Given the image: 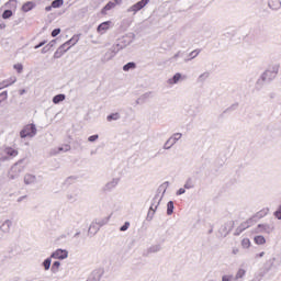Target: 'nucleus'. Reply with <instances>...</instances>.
<instances>
[{
    "label": "nucleus",
    "mask_w": 281,
    "mask_h": 281,
    "mask_svg": "<svg viewBox=\"0 0 281 281\" xmlns=\"http://www.w3.org/2000/svg\"><path fill=\"white\" fill-rule=\"evenodd\" d=\"M0 95H2L5 99H8V91L2 92Z\"/></svg>",
    "instance_id": "f704fd0d"
},
{
    "label": "nucleus",
    "mask_w": 281,
    "mask_h": 281,
    "mask_svg": "<svg viewBox=\"0 0 281 281\" xmlns=\"http://www.w3.org/2000/svg\"><path fill=\"white\" fill-rule=\"evenodd\" d=\"M245 273H246V271L244 269H239L236 274V279L238 280L239 278H244Z\"/></svg>",
    "instance_id": "a878e982"
},
{
    "label": "nucleus",
    "mask_w": 281,
    "mask_h": 281,
    "mask_svg": "<svg viewBox=\"0 0 281 281\" xmlns=\"http://www.w3.org/2000/svg\"><path fill=\"white\" fill-rule=\"evenodd\" d=\"M128 227H131V223L125 222V224L121 227V232H126V229H128Z\"/></svg>",
    "instance_id": "c85d7f7f"
},
{
    "label": "nucleus",
    "mask_w": 281,
    "mask_h": 281,
    "mask_svg": "<svg viewBox=\"0 0 281 281\" xmlns=\"http://www.w3.org/2000/svg\"><path fill=\"white\" fill-rule=\"evenodd\" d=\"M191 54H195V56H198V55H199V53H196V52H192Z\"/></svg>",
    "instance_id": "ea45409f"
},
{
    "label": "nucleus",
    "mask_w": 281,
    "mask_h": 281,
    "mask_svg": "<svg viewBox=\"0 0 281 281\" xmlns=\"http://www.w3.org/2000/svg\"><path fill=\"white\" fill-rule=\"evenodd\" d=\"M274 216L276 218H279V221L281 220V206L279 207L278 211L274 212Z\"/></svg>",
    "instance_id": "c756f323"
},
{
    "label": "nucleus",
    "mask_w": 281,
    "mask_h": 281,
    "mask_svg": "<svg viewBox=\"0 0 281 281\" xmlns=\"http://www.w3.org/2000/svg\"><path fill=\"white\" fill-rule=\"evenodd\" d=\"M137 65L135 63L131 61L127 63L125 66H123V71H131V69H135Z\"/></svg>",
    "instance_id": "f8f14e48"
},
{
    "label": "nucleus",
    "mask_w": 281,
    "mask_h": 281,
    "mask_svg": "<svg viewBox=\"0 0 281 281\" xmlns=\"http://www.w3.org/2000/svg\"><path fill=\"white\" fill-rule=\"evenodd\" d=\"M238 252V250H234V254H237Z\"/></svg>",
    "instance_id": "79ce46f5"
},
{
    "label": "nucleus",
    "mask_w": 281,
    "mask_h": 281,
    "mask_svg": "<svg viewBox=\"0 0 281 281\" xmlns=\"http://www.w3.org/2000/svg\"><path fill=\"white\" fill-rule=\"evenodd\" d=\"M267 214H269V209H262L261 211L257 212L251 218H249L243 224L244 229L251 227L254 223V218H265Z\"/></svg>",
    "instance_id": "f03ea898"
},
{
    "label": "nucleus",
    "mask_w": 281,
    "mask_h": 281,
    "mask_svg": "<svg viewBox=\"0 0 281 281\" xmlns=\"http://www.w3.org/2000/svg\"><path fill=\"white\" fill-rule=\"evenodd\" d=\"M36 135V126L33 124L26 125L21 132H20V137L25 138V137H34Z\"/></svg>",
    "instance_id": "7ed1b4c3"
},
{
    "label": "nucleus",
    "mask_w": 281,
    "mask_h": 281,
    "mask_svg": "<svg viewBox=\"0 0 281 281\" xmlns=\"http://www.w3.org/2000/svg\"><path fill=\"white\" fill-rule=\"evenodd\" d=\"M12 85V82L4 80L0 82V91L1 89H7V87H10Z\"/></svg>",
    "instance_id": "4be33fe9"
},
{
    "label": "nucleus",
    "mask_w": 281,
    "mask_h": 281,
    "mask_svg": "<svg viewBox=\"0 0 281 281\" xmlns=\"http://www.w3.org/2000/svg\"><path fill=\"white\" fill-rule=\"evenodd\" d=\"M222 281H232V277L231 276H224L222 278Z\"/></svg>",
    "instance_id": "473e14b6"
},
{
    "label": "nucleus",
    "mask_w": 281,
    "mask_h": 281,
    "mask_svg": "<svg viewBox=\"0 0 281 281\" xmlns=\"http://www.w3.org/2000/svg\"><path fill=\"white\" fill-rule=\"evenodd\" d=\"M173 210H175V203L172 201H169L167 203V214L170 216V214H172Z\"/></svg>",
    "instance_id": "dca6fc26"
},
{
    "label": "nucleus",
    "mask_w": 281,
    "mask_h": 281,
    "mask_svg": "<svg viewBox=\"0 0 281 281\" xmlns=\"http://www.w3.org/2000/svg\"><path fill=\"white\" fill-rule=\"evenodd\" d=\"M60 269V261H55L52 266L53 273H56Z\"/></svg>",
    "instance_id": "6ab92c4d"
},
{
    "label": "nucleus",
    "mask_w": 281,
    "mask_h": 281,
    "mask_svg": "<svg viewBox=\"0 0 281 281\" xmlns=\"http://www.w3.org/2000/svg\"><path fill=\"white\" fill-rule=\"evenodd\" d=\"M13 68L18 74H23V64H15Z\"/></svg>",
    "instance_id": "412c9836"
},
{
    "label": "nucleus",
    "mask_w": 281,
    "mask_h": 281,
    "mask_svg": "<svg viewBox=\"0 0 281 281\" xmlns=\"http://www.w3.org/2000/svg\"><path fill=\"white\" fill-rule=\"evenodd\" d=\"M65 100V94H57L53 98L54 104H58Z\"/></svg>",
    "instance_id": "4468645a"
},
{
    "label": "nucleus",
    "mask_w": 281,
    "mask_h": 281,
    "mask_svg": "<svg viewBox=\"0 0 281 281\" xmlns=\"http://www.w3.org/2000/svg\"><path fill=\"white\" fill-rule=\"evenodd\" d=\"M184 188H187V189H190L191 187H190V184H184Z\"/></svg>",
    "instance_id": "58836bf2"
},
{
    "label": "nucleus",
    "mask_w": 281,
    "mask_h": 281,
    "mask_svg": "<svg viewBox=\"0 0 281 281\" xmlns=\"http://www.w3.org/2000/svg\"><path fill=\"white\" fill-rule=\"evenodd\" d=\"M269 7L272 8V10H278V8H280V0H270Z\"/></svg>",
    "instance_id": "9b49d317"
},
{
    "label": "nucleus",
    "mask_w": 281,
    "mask_h": 281,
    "mask_svg": "<svg viewBox=\"0 0 281 281\" xmlns=\"http://www.w3.org/2000/svg\"><path fill=\"white\" fill-rule=\"evenodd\" d=\"M36 181V178L32 175H26L24 177V182L29 186L30 183H34Z\"/></svg>",
    "instance_id": "2eb2a0df"
},
{
    "label": "nucleus",
    "mask_w": 281,
    "mask_h": 281,
    "mask_svg": "<svg viewBox=\"0 0 281 281\" xmlns=\"http://www.w3.org/2000/svg\"><path fill=\"white\" fill-rule=\"evenodd\" d=\"M4 225H8V227H10V225H12V222L7 221V222L4 223Z\"/></svg>",
    "instance_id": "4c0bfd02"
},
{
    "label": "nucleus",
    "mask_w": 281,
    "mask_h": 281,
    "mask_svg": "<svg viewBox=\"0 0 281 281\" xmlns=\"http://www.w3.org/2000/svg\"><path fill=\"white\" fill-rule=\"evenodd\" d=\"M111 25H113V22L111 21H105L97 27L98 34H105L108 30L111 29Z\"/></svg>",
    "instance_id": "39448f33"
},
{
    "label": "nucleus",
    "mask_w": 281,
    "mask_h": 281,
    "mask_svg": "<svg viewBox=\"0 0 281 281\" xmlns=\"http://www.w3.org/2000/svg\"><path fill=\"white\" fill-rule=\"evenodd\" d=\"M258 227H265L262 224H259Z\"/></svg>",
    "instance_id": "a19ab883"
},
{
    "label": "nucleus",
    "mask_w": 281,
    "mask_h": 281,
    "mask_svg": "<svg viewBox=\"0 0 281 281\" xmlns=\"http://www.w3.org/2000/svg\"><path fill=\"white\" fill-rule=\"evenodd\" d=\"M241 247H244V249H249V247H251V240H249V238H244L241 240Z\"/></svg>",
    "instance_id": "f3484780"
},
{
    "label": "nucleus",
    "mask_w": 281,
    "mask_h": 281,
    "mask_svg": "<svg viewBox=\"0 0 281 281\" xmlns=\"http://www.w3.org/2000/svg\"><path fill=\"white\" fill-rule=\"evenodd\" d=\"M148 3H150V0H140L137 3H135L134 5H132L127 12H134V14H136V12H139V10H143V8H146V5H148Z\"/></svg>",
    "instance_id": "20e7f679"
},
{
    "label": "nucleus",
    "mask_w": 281,
    "mask_h": 281,
    "mask_svg": "<svg viewBox=\"0 0 281 281\" xmlns=\"http://www.w3.org/2000/svg\"><path fill=\"white\" fill-rule=\"evenodd\" d=\"M5 7H7V8H16V0H9V1L5 3Z\"/></svg>",
    "instance_id": "5701e85b"
},
{
    "label": "nucleus",
    "mask_w": 281,
    "mask_h": 281,
    "mask_svg": "<svg viewBox=\"0 0 281 281\" xmlns=\"http://www.w3.org/2000/svg\"><path fill=\"white\" fill-rule=\"evenodd\" d=\"M69 256V252L67 250L57 249L55 252H53L52 258L55 260H65Z\"/></svg>",
    "instance_id": "423d86ee"
},
{
    "label": "nucleus",
    "mask_w": 281,
    "mask_h": 281,
    "mask_svg": "<svg viewBox=\"0 0 281 281\" xmlns=\"http://www.w3.org/2000/svg\"><path fill=\"white\" fill-rule=\"evenodd\" d=\"M181 80V74H176L172 79H169V85H177Z\"/></svg>",
    "instance_id": "ddd939ff"
},
{
    "label": "nucleus",
    "mask_w": 281,
    "mask_h": 281,
    "mask_svg": "<svg viewBox=\"0 0 281 281\" xmlns=\"http://www.w3.org/2000/svg\"><path fill=\"white\" fill-rule=\"evenodd\" d=\"M95 139H98V135H92L88 138L90 142H95Z\"/></svg>",
    "instance_id": "2f4dec72"
},
{
    "label": "nucleus",
    "mask_w": 281,
    "mask_h": 281,
    "mask_svg": "<svg viewBox=\"0 0 281 281\" xmlns=\"http://www.w3.org/2000/svg\"><path fill=\"white\" fill-rule=\"evenodd\" d=\"M115 2H108L101 10V14L106 15V13L109 12V10H113V8H115Z\"/></svg>",
    "instance_id": "6e6552de"
},
{
    "label": "nucleus",
    "mask_w": 281,
    "mask_h": 281,
    "mask_svg": "<svg viewBox=\"0 0 281 281\" xmlns=\"http://www.w3.org/2000/svg\"><path fill=\"white\" fill-rule=\"evenodd\" d=\"M262 256H265V251H262L259 255H257L256 258H262Z\"/></svg>",
    "instance_id": "c9c22d12"
},
{
    "label": "nucleus",
    "mask_w": 281,
    "mask_h": 281,
    "mask_svg": "<svg viewBox=\"0 0 281 281\" xmlns=\"http://www.w3.org/2000/svg\"><path fill=\"white\" fill-rule=\"evenodd\" d=\"M34 8H36V3L27 1L22 5V12H30L31 10H34Z\"/></svg>",
    "instance_id": "0eeeda50"
},
{
    "label": "nucleus",
    "mask_w": 281,
    "mask_h": 281,
    "mask_svg": "<svg viewBox=\"0 0 281 281\" xmlns=\"http://www.w3.org/2000/svg\"><path fill=\"white\" fill-rule=\"evenodd\" d=\"M64 1L63 0H55L52 2V8H60L63 7Z\"/></svg>",
    "instance_id": "aec40b11"
},
{
    "label": "nucleus",
    "mask_w": 281,
    "mask_h": 281,
    "mask_svg": "<svg viewBox=\"0 0 281 281\" xmlns=\"http://www.w3.org/2000/svg\"><path fill=\"white\" fill-rule=\"evenodd\" d=\"M12 16V11L11 10H5L2 13V19H10Z\"/></svg>",
    "instance_id": "b1692460"
},
{
    "label": "nucleus",
    "mask_w": 281,
    "mask_h": 281,
    "mask_svg": "<svg viewBox=\"0 0 281 281\" xmlns=\"http://www.w3.org/2000/svg\"><path fill=\"white\" fill-rule=\"evenodd\" d=\"M177 139H181V134H175L173 137L170 138V142H177Z\"/></svg>",
    "instance_id": "cd10ccee"
},
{
    "label": "nucleus",
    "mask_w": 281,
    "mask_h": 281,
    "mask_svg": "<svg viewBox=\"0 0 281 281\" xmlns=\"http://www.w3.org/2000/svg\"><path fill=\"white\" fill-rule=\"evenodd\" d=\"M115 5H120L122 3V0H114Z\"/></svg>",
    "instance_id": "e433bc0d"
},
{
    "label": "nucleus",
    "mask_w": 281,
    "mask_h": 281,
    "mask_svg": "<svg viewBox=\"0 0 281 281\" xmlns=\"http://www.w3.org/2000/svg\"><path fill=\"white\" fill-rule=\"evenodd\" d=\"M177 194L178 195L186 194V189H179Z\"/></svg>",
    "instance_id": "72a5a7b5"
},
{
    "label": "nucleus",
    "mask_w": 281,
    "mask_h": 281,
    "mask_svg": "<svg viewBox=\"0 0 281 281\" xmlns=\"http://www.w3.org/2000/svg\"><path fill=\"white\" fill-rule=\"evenodd\" d=\"M112 120H120V114L114 113L108 116V122H111Z\"/></svg>",
    "instance_id": "393cba45"
},
{
    "label": "nucleus",
    "mask_w": 281,
    "mask_h": 281,
    "mask_svg": "<svg viewBox=\"0 0 281 281\" xmlns=\"http://www.w3.org/2000/svg\"><path fill=\"white\" fill-rule=\"evenodd\" d=\"M5 154L9 156V157H16L19 155V150L12 148V147H7L5 148Z\"/></svg>",
    "instance_id": "1a4fd4ad"
},
{
    "label": "nucleus",
    "mask_w": 281,
    "mask_h": 281,
    "mask_svg": "<svg viewBox=\"0 0 281 281\" xmlns=\"http://www.w3.org/2000/svg\"><path fill=\"white\" fill-rule=\"evenodd\" d=\"M256 245H265L267 243V239H265V236L259 235L254 238Z\"/></svg>",
    "instance_id": "9d476101"
},
{
    "label": "nucleus",
    "mask_w": 281,
    "mask_h": 281,
    "mask_svg": "<svg viewBox=\"0 0 281 281\" xmlns=\"http://www.w3.org/2000/svg\"><path fill=\"white\" fill-rule=\"evenodd\" d=\"M47 43V41H43L40 44H37L34 49H40V47H43V45H45Z\"/></svg>",
    "instance_id": "7c9ffc66"
},
{
    "label": "nucleus",
    "mask_w": 281,
    "mask_h": 281,
    "mask_svg": "<svg viewBox=\"0 0 281 281\" xmlns=\"http://www.w3.org/2000/svg\"><path fill=\"white\" fill-rule=\"evenodd\" d=\"M78 41H79L78 36H74L72 38L64 43L54 53V58H60L61 56H64L66 52H69V49H71V47H74V45L78 43Z\"/></svg>",
    "instance_id": "f257e3e1"
},
{
    "label": "nucleus",
    "mask_w": 281,
    "mask_h": 281,
    "mask_svg": "<svg viewBox=\"0 0 281 281\" xmlns=\"http://www.w3.org/2000/svg\"><path fill=\"white\" fill-rule=\"evenodd\" d=\"M58 34H60V29L53 30V32H52L53 38H56V36H58Z\"/></svg>",
    "instance_id": "bb28decb"
},
{
    "label": "nucleus",
    "mask_w": 281,
    "mask_h": 281,
    "mask_svg": "<svg viewBox=\"0 0 281 281\" xmlns=\"http://www.w3.org/2000/svg\"><path fill=\"white\" fill-rule=\"evenodd\" d=\"M44 269L45 271H49V267H52V259L47 258L44 262H43Z\"/></svg>",
    "instance_id": "a211bd4d"
}]
</instances>
